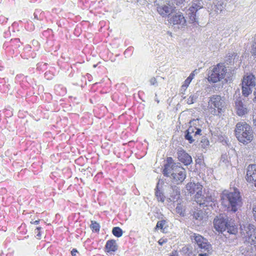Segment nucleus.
Wrapping results in <instances>:
<instances>
[{
    "instance_id": "obj_1",
    "label": "nucleus",
    "mask_w": 256,
    "mask_h": 256,
    "mask_svg": "<svg viewBox=\"0 0 256 256\" xmlns=\"http://www.w3.org/2000/svg\"><path fill=\"white\" fill-rule=\"evenodd\" d=\"M245 232L244 244L240 248V252L245 256H255L256 255V226L249 224L245 227Z\"/></svg>"
},
{
    "instance_id": "obj_2",
    "label": "nucleus",
    "mask_w": 256,
    "mask_h": 256,
    "mask_svg": "<svg viewBox=\"0 0 256 256\" xmlns=\"http://www.w3.org/2000/svg\"><path fill=\"white\" fill-rule=\"evenodd\" d=\"M222 204L230 212H236L242 204V199L239 190L234 188L232 192L224 194L221 198Z\"/></svg>"
},
{
    "instance_id": "obj_3",
    "label": "nucleus",
    "mask_w": 256,
    "mask_h": 256,
    "mask_svg": "<svg viewBox=\"0 0 256 256\" xmlns=\"http://www.w3.org/2000/svg\"><path fill=\"white\" fill-rule=\"evenodd\" d=\"M231 220L227 216L220 214L214 219V228L218 232L226 231L230 234H235L238 232V228Z\"/></svg>"
},
{
    "instance_id": "obj_4",
    "label": "nucleus",
    "mask_w": 256,
    "mask_h": 256,
    "mask_svg": "<svg viewBox=\"0 0 256 256\" xmlns=\"http://www.w3.org/2000/svg\"><path fill=\"white\" fill-rule=\"evenodd\" d=\"M234 131L238 140L244 144L250 143L253 140L252 128L246 122L238 123Z\"/></svg>"
},
{
    "instance_id": "obj_5",
    "label": "nucleus",
    "mask_w": 256,
    "mask_h": 256,
    "mask_svg": "<svg viewBox=\"0 0 256 256\" xmlns=\"http://www.w3.org/2000/svg\"><path fill=\"white\" fill-rule=\"evenodd\" d=\"M203 8V2L201 0H192L189 8L186 11L190 22L194 26L198 24V18L196 16L198 10Z\"/></svg>"
},
{
    "instance_id": "obj_6",
    "label": "nucleus",
    "mask_w": 256,
    "mask_h": 256,
    "mask_svg": "<svg viewBox=\"0 0 256 256\" xmlns=\"http://www.w3.org/2000/svg\"><path fill=\"white\" fill-rule=\"evenodd\" d=\"M208 107L214 109V112H216V108L218 110V112H222L224 108L225 102L222 100L220 95H213L209 100L208 102Z\"/></svg>"
},
{
    "instance_id": "obj_7",
    "label": "nucleus",
    "mask_w": 256,
    "mask_h": 256,
    "mask_svg": "<svg viewBox=\"0 0 256 256\" xmlns=\"http://www.w3.org/2000/svg\"><path fill=\"white\" fill-rule=\"evenodd\" d=\"M176 10V8L170 1H166V4L158 6L157 7L158 13L162 17H169L170 15L175 12Z\"/></svg>"
},
{
    "instance_id": "obj_8",
    "label": "nucleus",
    "mask_w": 256,
    "mask_h": 256,
    "mask_svg": "<svg viewBox=\"0 0 256 256\" xmlns=\"http://www.w3.org/2000/svg\"><path fill=\"white\" fill-rule=\"evenodd\" d=\"M191 239L193 242L197 244V248L200 249L201 250L208 251L211 246L208 240L198 234H194L191 236Z\"/></svg>"
},
{
    "instance_id": "obj_9",
    "label": "nucleus",
    "mask_w": 256,
    "mask_h": 256,
    "mask_svg": "<svg viewBox=\"0 0 256 256\" xmlns=\"http://www.w3.org/2000/svg\"><path fill=\"white\" fill-rule=\"evenodd\" d=\"M220 64H218L216 66L213 68L210 74V81L216 83L220 81L224 78L226 70L224 68L220 66Z\"/></svg>"
},
{
    "instance_id": "obj_10",
    "label": "nucleus",
    "mask_w": 256,
    "mask_h": 256,
    "mask_svg": "<svg viewBox=\"0 0 256 256\" xmlns=\"http://www.w3.org/2000/svg\"><path fill=\"white\" fill-rule=\"evenodd\" d=\"M186 188L190 195L195 194V200L202 196V186L198 182H188L186 185Z\"/></svg>"
},
{
    "instance_id": "obj_11",
    "label": "nucleus",
    "mask_w": 256,
    "mask_h": 256,
    "mask_svg": "<svg viewBox=\"0 0 256 256\" xmlns=\"http://www.w3.org/2000/svg\"><path fill=\"white\" fill-rule=\"evenodd\" d=\"M170 22L174 25H178V28H184L186 26V21L182 13L178 12L174 14L170 19Z\"/></svg>"
},
{
    "instance_id": "obj_12",
    "label": "nucleus",
    "mask_w": 256,
    "mask_h": 256,
    "mask_svg": "<svg viewBox=\"0 0 256 256\" xmlns=\"http://www.w3.org/2000/svg\"><path fill=\"white\" fill-rule=\"evenodd\" d=\"M186 172L184 168H179L171 174V178L173 180V182L176 184H181L186 178Z\"/></svg>"
},
{
    "instance_id": "obj_13",
    "label": "nucleus",
    "mask_w": 256,
    "mask_h": 256,
    "mask_svg": "<svg viewBox=\"0 0 256 256\" xmlns=\"http://www.w3.org/2000/svg\"><path fill=\"white\" fill-rule=\"evenodd\" d=\"M246 178L248 182L253 184L256 187V164L248 166Z\"/></svg>"
},
{
    "instance_id": "obj_14",
    "label": "nucleus",
    "mask_w": 256,
    "mask_h": 256,
    "mask_svg": "<svg viewBox=\"0 0 256 256\" xmlns=\"http://www.w3.org/2000/svg\"><path fill=\"white\" fill-rule=\"evenodd\" d=\"M164 182L162 180H159L155 188V196L158 202H164L166 197L163 192V186Z\"/></svg>"
},
{
    "instance_id": "obj_15",
    "label": "nucleus",
    "mask_w": 256,
    "mask_h": 256,
    "mask_svg": "<svg viewBox=\"0 0 256 256\" xmlns=\"http://www.w3.org/2000/svg\"><path fill=\"white\" fill-rule=\"evenodd\" d=\"M28 78V76H24V74H18L14 78L15 82L19 84L22 88H26L28 85L30 84Z\"/></svg>"
},
{
    "instance_id": "obj_16",
    "label": "nucleus",
    "mask_w": 256,
    "mask_h": 256,
    "mask_svg": "<svg viewBox=\"0 0 256 256\" xmlns=\"http://www.w3.org/2000/svg\"><path fill=\"white\" fill-rule=\"evenodd\" d=\"M36 50H32V46L30 45L27 44L23 48V52L20 54V56L24 59L32 58H34L36 57Z\"/></svg>"
},
{
    "instance_id": "obj_17",
    "label": "nucleus",
    "mask_w": 256,
    "mask_h": 256,
    "mask_svg": "<svg viewBox=\"0 0 256 256\" xmlns=\"http://www.w3.org/2000/svg\"><path fill=\"white\" fill-rule=\"evenodd\" d=\"M54 22L58 28L62 29L60 30L62 32V30H68V28H72V22L66 19V18H58Z\"/></svg>"
},
{
    "instance_id": "obj_18",
    "label": "nucleus",
    "mask_w": 256,
    "mask_h": 256,
    "mask_svg": "<svg viewBox=\"0 0 256 256\" xmlns=\"http://www.w3.org/2000/svg\"><path fill=\"white\" fill-rule=\"evenodd\" d=\"M195 201L202 207L212 206L213 201L211 196H204L202 194L200 198H198Z\"/></svg>"
},
{
    "instance_id": "obj_19",
    "label": "nucleus",
    "mask_w": 256,
    "mask_h": 256,
    "mask_svg": "<svg viewBox=\"0 0 256 256\" xmlns=\"http://www.w3.org/2000/svg\"><path fill=\"white\" fill-rule=\"evenodd\" d=\"M178 160L186 166H188L192 162V158L184 150H180L178 152Z\"/></svg>"
},
{
    "instance_id": "obj_20",
    "label": "nucleus",
    "mask_w": 256,
    "mask_h": 256,
    "mask_svg": "<svg viewBox=\"0 0 256 256\" xmlns=\"http://www.w3.org/2000/svg\"><path fill=\"white\" fill-rule=\"evenodd\" d=\"M180 195V191L179 188L176 186H171L170 198H167V201L169 202H174L179 198Z\"/></svg>"
},
{
    "instance_id": "obj_21",
    "label": "nucleus",
    "mask_w": 256,
    "mask_h": 256,
    "mask_svg": "<svg viewBox=\"0 0 256 256\" xmlns=\"http://www.w3.org/2000/svg\"><path fill=\"white\" fill-rule=\"evenodd\" d=\"M105 250L108 253L115 252L118 250V245L114 240H108L105 245Z\"/></svg>"
},
{
    "instance_id": "obj_22",
    "label": "nucleus",
    "mask_w": 256,
    "mask_h": 256,
    "mask_svg": "<svg viewBox=\"0 0 256 256\" xmlns=\"http://www.w3.org/2000/svg\"><path fill=\"white\" fill-rule=\"evenodd\" d=\"M226 4L224 0H216L214 5L212 6V10H214L216 14H220L224 9Z\"/></svg>"
},
{
    "instance_id": "obj_23",
    "label": "nucleus",
    "mask_w": 256,
    "mask_h": 256,
    "mask_svg": "<svg viewBox=\"0 0 256 256\" xmlns=\"http://www.w3.org/2000/svg\"><path fill=\"white\" fill-rule=\"evenodd\" d=\"M255 79L254 76L252 74L246 76H244L242 84L248 85V86L252 87L255 86Z\"/></svg>"
},
{
    "instance_id": "obj_24",
    "label": "nucleus",
    "mask_w": 256,
    "mask_h": 256,
    "mask_svg": "<svg viewBox=\"0 0 256 256\" xmlns=\"http://www.w3.org/2000/svg\"><path fill=\"white\" fill-rule=\"evenodd\" d=\"M54 93L60 96H64L66 94V88L62 84H56L54 86Z\"/></svg>"
},
{
    "instance_id": "obj_25",
    "label": "nucleus",
    "mask_w": 256,
    "mask_h": 256,
    "mask_svg": "<svg viewBox=\"0 0 256 256\" xmlns=\"http://www.w3.org/2000/svg\"><path fill=\"white\" fill-rule=\"evenodd\" d=\"M234 104L237 110L236 112H246V108L244 104L240 97L236 100Z\"/></svg>"
},
{
    "instance_id": "obj_26",
    "label": "nucleus",
    "mask_w": 256,
    "mask_h": 256,
    "mask_svg": "<svg viewBox=\"0 0 256 256\" xmlns=\"http://www.w3.org/2000/svg\"><path fill=\"white\" fill-rule=\"evenodd\" d=\"M34 21L35 20L42 21L45 18V13L40 9H36L34 14Z\"/></svg>"
},
{
    "instance_id": "obj_27",
    "label": "nucleus",
    "mask_w": 256,
    "mask_h": 256,
    "mask_svg": "<svg viewBox=\"0 0 256 256\" xmlns=\"http://www.w3.org/2000/svg\"><path fill=\"white\" fill-rule=\"evenodd\" d=\"M196 167L197 170H204L206 165L204 162L203 156H198L196 159Z\"/></svg>"
},
{
    "instance_id": "obj_28",
    "label": "nucleus",
    "mask_w": 256,
    "mask_h": 256,
    "mask_svg": "<svg viewBox=\"0 0 256 256\" xmlns=\"http://www.w3.org/2000/svg\"><path fill=\"white\" fill-rule=\"evenodd\" d=\"M193 218L198 221H201L205 216V212L200 210H196L193 213Z\"/></svg>"
},
{
    "instance_id": "obj_29",
    "label": "nucleus",
    "mask_w": 256,
    "mask_h": 256,
    "mask_svg": "<svg viewBox=\"0 0 256 256\" xmlns=\"http://www.w3.org/2000/svg\"><path fill=\"white\" fill-rule=\"evenodd\" d=\"M252 86L248 85L242 84V95L245 97H248L252 92Z\"/></svg>"
},
{
    "instance_id": "obj_30",
    "label": "nucleus",
    "mask_w": 256,
    "mask_h": 256,
    "mask_svg": "<svg viewBox=\"0 0 256 256\" xmlns=\"http://www.w3.org/2000/svg\"><path fill=\"white\" fill-rule=\"evenodd\" d=\"M58 66L62 70H70V68H72V65H70L66 62L58 60L57 62Z\"/></svg>"
},
{
    "instance_id": "obj_31",
    "label": "nucleus",
    "mask_w": 256,
    "mask_h": 256,
    "mask_svg": "<svg viewBox=\"0 0 256 256\" xmlns=\"http://www.w3.org/2000/svg\"><path fill=\"white\" fill-rule=\"evenodd\" d=\"M10 44L16 50L20 47L22 42H20V38H15L10 40Z\"/></svg>"
},
{
    "instance_id": "obj_32",
    "label": "nucleus",
    "mask_w": 256,
    "mask_h": 256,
    "mask_svg": "<svg viewBox=\"0 0 256 256\" xmlns=\"http://www.w3.org/2000/svg\"><path fill=\"white\" fill-rule=\"evenodd\" d=\"M94 2V1H92V0H79V3L82 6L83 9L90 8Z\"/></svg>"
},
{
    "instance_id": "obj_33",
    "label": "nucleus",
    "mask_w": 256,
    "mask_h": 256,
    "mask_svg": "<svg viewBox=\"0 0 256 256\" xmlns=\"http://www.w3.org/2000/svg\"><path fill=\"white\" fill-rule=\"evenodd\" d=\"M134 111L142 112L144 109V104L139 102H136L133 106Z\"/></svg>"
},
{
    "instance_id": "obj_34",
    "label": "nucleus",
    "mask_w": 256,
    "mask_h": 256,
    "mask_svg": "<svg viewBox=\"0 0 256 256\" xmlns=\"http://www.w3.org/2000/svg\"><path fill=\"white\" fill-rule=\"evenodd\" d=\"M112 234L117 238H120L122 236L123 232L122 228L118 226L114 227L112 230Z\"/></svg>"
},
{
    "instance_id": "obj_35",
    "label": "nucleus",
    "mask_w": 256,
    "mask_h": 256,
    "mask_svg": "<svg viewBox=\"0 0 256 256\" xmlns=\"http://www.w3.org/2000/svg\"><path fill=\"white\" fill-rule=\"evenodd\" d=\"M54 34L51 28H48L46 30H44L42 33L41 37L43 38H48L50 36Z\"/></svg>"
},
{
    "instance_id": "obj_36",
    "label": "nucleus",
    "mask_w": 256,
    "mask_h": 256,
    "mask_svg": "<svg viewBox=\"0 0 256 256\" xmlns=\"http://www.w3.org/2000/svg\"><path fill=\"white\" fill-rule=\"evenodd\" d=\"M176 212L182 216H184L185 215V210L183 208L182 206L180 203H178L176 208Z\"/></svg>"
},
{
    "instance_id": "obj_37",
    "label": "nucleus",
    "mask_w": 256,
    "mask_h": 256,
    "mask_svg": "<svg viewBox=\"0 0 256 256\" xmlns=\"http://www.w3.org/2000/svg\"><path fill=\"white\" fill-rule=\"evenodd\" d=\"M54 40H51L50 41H46L45 44L47 46L50 47V48H52V50H54V51L57 50L59 49L60 46V44H58L55 46L54 48L53 47L54 46Z\"/></svg>"
},
{
    "instance_id": "obj_38",
    "label": "nucleus",
    "mask_w": 256,
    "mask_h": 256,
    "mask_svg": "<svg viewBox=\"0 0 256 256\" xmlns=\"http://www.w3.org/2000/svg\"><path fill=\"white\" fill-rule=\"evenodd\" d=\"M188 129H191L190 130V134H192V136H194L196 137L197 135H200L202 132V130L200 128H198L196 127L190 126Z\"/></svg>"
},
{
    "instance_id": "obj_39",
    "label": "nucleus",
    "mask_w": 256,
    "mask_h": 256,
    "mask_svg": "<svg viewBox=\"0 0 256 256\" xmlns=\"http://www.w3.org/2000/svg\"><path fill=\"white\" fill-rule=\"evenodd\" d=\"M190 130L191 129H188L186 131L184 138L186 140H188L190 144H192L194 142V140L192 138V135L190 134V132L191 130Z\"/></svg>"
},
{
    "instance_id": "obj_40",
    "label": "nucleus",
    "mask_w": 256,
    "mask_h": 256,
    "mask_svg": "<svg viewBox=\"0 0 256 256\" xmlns=\"http://www.w3.org/2000/svg\"><path fill=\"white\" fill-rule=\"evenodd\" d=\"M34 21L32 20L27 21L26 24L25 25L26 28L30 32H32L35 30V26Z\"/></svg>"
},
{
    "instance_id": "obj_41",
    "label": "nucleus",
    "mask_w": 256,
    "mask_h": 256,
    "mask_svg": "<svg viewBox=\"0 0 256 256\" xmlns=\"http://www.w3.org/2000/svg\"><path fill=\"white\" fill-rule=\"evenodd\" d=\"M250 52L254 58H256V38L251 45Z\"/></svg>"
},
{
    "instance_id": "obj_42",
    "label": "nucleus",
    "mask_w": 256,
    "mask_h": 256,
    "mask_svg": "<svg viewBox=\"0 0 256 256\" xmlns=\"http://www.w3.org/2000/svg\"><path fill=\"white\" fill-rule=\"evenodd\" d=\"M90 228L93 232H98L100 231V225L95 221H92Z\"/></svg>"
},
{
    "instance_id": "obj_43",
    "label": "nucleus",
    "mask_w": 256,
    "mask_h": 256,
    "mask_svg": "<svg viewBox=\"0 0 256 256\" xmlns=\"http://www.w3.org/2000/svg\"><path fill=\"white\" fill-rule=\"evenodd\" d=\"M48 64L47 63L38 62L36 64V70L38 71H44L48 68Z\"/></svg>"
},
{
    "instance_id": "obj_44",
    "label": "nucleus",
    "mask_w": 256,
    "mask_h": 256,
    "mask_svg": "<svg viewBox=\"0 0 256 256\" xmlns=\"http://www.w3.org/2000/svg\"><path fill=\"white\" fill-rule=\"evenodd\" d=\"M34 88L32 86V89H30L29 90H28L26 92V96H24L25 97V100H26V101H30V100H29V98L32 97V96H33L34 95Z\"/></svg>"
},
{
    "instance_id": "obj_45",
    "label": "nucleus",
    "mask_w": 256,
    "mask_h": 256,
    "mask_svg": "<svg viewBox=\"0 0 256 256\" xmlns=\"http://www.w3.org/2000/svg\"><path fill=\"white\" fill-rule=\"evenodd\" d=\"M42 98L44 100L47 102L48 104L52 100V96L50 93L45 92L44 94L42 95Z\"/></svg>"
},
{
    "instance_id": "obj_46",
    "label": "nucleus",
    "mask_w": 256,
    "mask_h": 256,
    "mask_svg": "<svg viewBox=\"0 0 256 256\" xmlns=\"http://www.w3.org/2000/svg\"><path fill=\"white\" fill-rule=\"evenodd\" d=\"M72 18H69V20L72 22V27L74 26V23H76L77 22H80L81 20V17L79 15H72Z\"/></svg>"
},
{
    "instance_id": "obj_47",
    "label": "nucleus",
    "mask_w": 256,
    "mask_h": 256,
    "mask_svg": "<svg viewBox=\"0 0 256 256\" xmlns=\"http://www.w3.org/2000/svg\"><path fill=\"white\" fill-rule=\"evenodd\" d=\"M209 140L206 138L204 137L202 138L200 142V145L202 148H206L209 146Z\"/></svg>"
},
{
    "instance_id": "obj_48",
    "label": "nucleus",
    "mask_w": 256,
    "mask_h": 256,
    "mask_svg": "<svg viewBox=\"0 0 256 256\" xmlns=\"http://www.w3.org/2000/svg\"><path fill=\"white\" fill-rule=\"evenodd\" d=\"M54 74L53 72L50 70H48L44 74V78L48 80H50L53 79Z\"/></svg>"
},
{
    "instance_id": "obj_49",
    "label": "nucleus",
    "mask_w": 256,
    "mask_h": 256,
    "mask_svg": "<svg viewBox=\"0 0 256 256\" xmlns=\"http://www.w3.org/2000/svg\"><path fill=\"white\" fill-rule=\"evenodd\" d=\"M32 44L33 46L34 50L36 51L38 50L39 48H40V44L38 40H33L32 41Z\"/></svg>"
},
{
    "instance_id": "obj_50",
    "label": "nucleus",
    "mask_w": 256,
    "mask_h": 256,
    "mask_svg": "<svg viewBox=\"0 0 256 256\" xmlns=\"http://www.w3.org/2000/svg\"><path fill=\"white\" fill-rule=\"evenodd\" d=\"M134 49V48L132 46L128 47L124 52V54H127L128 56H130L132 54Z\"/></svg>"
},
{
    "instance_id": "obj_51",
    "label": "nucleus",
    "mask_w": 256,
    "mask_h": 256,
    "mask_svg": "<svg viewBox=\"0 0 256 256\" xmlns=\"http://www.w3.org/2000/svg\"><path fill=\"white\" fill-rule=\"evenodd\" d=\"M198 96L195 95H191L188 98L187 100V103L188 104H192L195 102L196 101Z\"/></svg>"
},
{
    "instance_id": "obj_52",
    "label": "nucleus",
    "mask_w": 256,
    "mask_h": 256,
    "mask_svg": "<svg viewBox=\"0 0 256 256\" xmlns=\"http://www.w3.org/2000/svg\"><path fill=\"white\" fill-rule=\"evenodd\" d=\"M173 163H174V160H173L172 158V157H168L166 158V162L164 164V166H166L168 168H170V167L172 168V166Z\"/></svg>"
},
{
    "instance_id": "obj_53",
    "label": "nucleus",
    "mask_w": 256,
    "mask_h": 256,
    "mask_svg": "<svg viewBox=\"0 0 256 256\" xmlns=\"http://www.w3.org/2000/svg\"><path fill=\"white\" fill-rule=\"evenodd\" d=\"M194 72H192L190 76L185 80L184 83L187 86H189L192 80L194 78Z\"/></svg>"
},
{
    "instance_id": "obj_54",
    "label": "nucleus",
    "mask_w": 256,
    "mask_h": 256,
    "mask_svg": "<svg viewBox=\"0 0 256 256\" xmlns=\"http://www.w3.org/2000/svg\"><path fill=\"white\" fill-rule=\"evenodd\" d=\"M220 161L224 163L226 166L229 164L228 158L226 154L222 155Z\"/></svg>"
},
{
    "instance_id": "obj_55",
    "label": "nucleus",
    "mask_w": 256,
    "mask_h": 256,
    "mask_svg": "<svg viewBox=\"0 0 256 256\" xmlns=\"http://www.w3.org/2000/svg\"><path fill=\"white\" fill-rule=\"evenodd\" d=\"M74 68L76 70V72H78V68H76V66L75 64L72 66V68H70V72L68 74V76L70 78H72L74 76V74L76 72V70H75Z\"/></svg>"
},
{
    "instance_id": "obj_56",
    "label": "nucleus",
    "mask_w": 256,
    "mask_h": 256,
    "mask_svg": "<svg viewBox=\"0 0 256 256\" xmlns=\"http://www.w3.org/2000/svg\"><path fill=\"white\" fill-rule=\"evenodd\" d=\"M164 224H165V220L158 221L156 224V228L162 229Z\"/></svg>"
},
{
    "instance_id": "obj_57",
    "label": "nucleus",
    "mask_w": 256,
    "mask_h": 256,
    "mask_svg": "<svg viewBox=\"0 0 256 256\" xmlns=\"http://www.w3.org/2000/svg\"><path fill=\"white\" fill-rule=\"evenodd\" d=\"M10 84L6 83V84L2 86V90H3V92L4 93H8L9 90H10Z\"/></svg>"
},
{
    "instance_id": "obj_58",
    "label": "nucleus",
    "mask_w": 256,
    "mask_h": 256,
    "mask_svg": "<svg viewBox=\"0 0 256 256\" xmlns=\"http://www.w3.org/2000/svg\"><path fill=\"white\" fill-rule=\"evenodd\" d=\"M8 78H0V91L1 90H2V88L1 84H2V86H3L4 84H6V83H8Z\"/></svg>"
},
{
    "instance_id": "obj_59",
    "label": "nucleus",
    "mask_w": 256,
    "mask_h": 256,
    "mask_svg": "<svg viewBox=\"0 0 256 256\" xmlns=\"http://www.w3.org/2000/svg\"><path fill=\"white\" fill-rule=\"evenodd\" d=\"M8 18L2 15L0 16V24H4L7 22Z\"/></svg>"
},
{
    "instance_id": "obj_60",
    "label": "nucleus",
    "mask_w": 256,
    "mask_h": 256,
    "mask_svg": "<svg viewBox=\"0 0 256 256\" xmlns=\"http://www.w3.org/2000/svg\"><path fill=\"white\" fill-rule=\"evenodd\" d=\"M168 170H169V168L166 166H164V168L162 170V174H164V176H166V177H168L169 176V172H168Z\"/></svg>"
},
{
    "instance_id": "obj_61",
    "label": "nucleus",
    "mask_w": 256,
    "mask_h": 256,
    "mask_svg": "<svg viewBox=\"0 0 256 256\" xmlns=\"http://www.w3.org/2000/svg\"><path fill=\"white\" fill-rule=\"evenodd\" d=\"M150 82V84L152 86H158V84L156 79L154 77L151 78Z\"/></svg>"
},
{
    "instance_id": "obj_62",
    "label": "nucleus",
    "mask_w": 256,
    "mask_h": 256,
    "mask_svg": "<svg viewBox=\"0 0 256 256\" xmlns=\"http://www.w3.org/2000/svg\"><path fill=\"white\" fill-rule=\"evenodd\" d=\"M44 91V87L42 85L40 84L38 86V94L40 95Z\"/></svg>"
},
{
    "instance_id": "obj_63",
    "label": "nucleus",
    "mask_w": 256,
    "mask_h": 256,
    "mask_svg": "<svg viewBox=\"0 0 256 256\" xmlns=\"http://www.w3.org/2000/svg\"><path fill=\"white\" fill-rule=\"evenodd\" d=\"M42 229V228L41 227H37L36 229H35V233L36 234V237L38 238H40V237L41 236V234H40V230Z\"/></svg>"
},
{
    "instance_id": "obj_64",
    "label": "nucleus",
    "mask_w": 256,
    "mask_h": 256,
    "mask_svg": "<svg viewBox=\"0 0 256 256\" xmlns=\"http://www.w3.org/2000/svg\"><path fill=\"white\" fill-rule=\"evenodd\" d=\"M106 0H101L98 3L97 8H102L106 3Z\"/></svg>"
}]
</instances>
